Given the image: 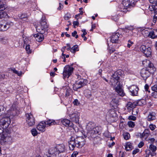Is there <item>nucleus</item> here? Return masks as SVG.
<instances>
[{
    "mask_svg": "<svg viewBox=\"0 0 157 157\" xmlns=\"http://www.w3.org/2000/svg\"><path fill=\"white\" fill-rule=\"evenodd\" d=\"M140 150L139 149H136L132 151V154L135 155Z\"/></svg>",
    "mask_w": 157,
    "mask_h": 157,
    "instance_id": "6e6d98bb",
    "label": "nucleus"
},
{
    "mask_svg": "<svg viewBox=\"0 0 157 157\" xmlns=\"http://www.w3.org/2000/svg\"><path fill=\"white\" fill-rule=\"evenodd\" d=\"M147 47L144 45H142L140 46V49L144 53V51H145V50L147 49Z\"/></svg>",
    "mask_w": 157,
    "mask_h": 157,
    "instance_id": "37998d69",
    "label": "nucleus"
},
{
    "mask_svg": "<svg viewBox=\"0 0 157 157\" xmlns=\"http://www.w3.org/2000/svg\"><path fill=\"white\" fill-rule=\"evenodd\" d=\"M82 31L83 33V34L81 35V36L82 37L84 38L85 37V36L87 34V33L86 31V30L82 29Z\"/></svg>",
    "mask_w": 157,
    "mask_h": 157,
    "instance_id": "5fc2aeb1",
    "label": "nucleus"
},
{
    "mask_svg": "<svg viewBox=\"0 0 157 157\" xmlns=\"http://www.w3.org/2000/svg\"><path fill=\"white\" fill-rule=\"evenodd\" d=\"M123 137L126 140H128L130 137V134L128 132H124L123 134Z\"/></svg>",
    "mask_w": 157,
    "mask_h": 157,
    "instance_id": "f704fd0d",
    "label": "nucleus"
},
{
    "mask_svg": "<svg viewBox=\"0 0 157 157\" xmlns=\"http://www.w3.org/2000/svg\"><path fill=\"white\" fill-rule=\"evenodd\" d=\"M73 103L75 105H77L79 104L78 100L77 99L75 100L73 102Z\"/></svg>",
    "mask_w": 157,
    "mask_h": 157,
    "instance_id": "bf43d9fd",
    "label": "nucleus"
},
{
    "mask_svg": "<svg viewBox=\"0 0 157 157\" xmlns=\"http://www.w3.org/2000/svg\"><path fill=\"white\" fill-rule=\"evenodd\" d=\"M128 119L129 120L135 121L136 119V117L133 116H130L128 117Z\"/></svg>",
    "mask_w": 157,
    "mask_h": 157,
    "instance_id": "3c124183",
    "label": "nucleus"
},
{
    "mask_svg": "<svg viewBox=\"0 0 157 157\" xmlns=\"http://www.w3.org/2000/svg\"><path fill=\"white\" fill-rule=\"evenodd\" d=\"M84 94L87 98H90L92 96L91 91L88 89L84 90Z\"/></svg>",
    "mask_w": 157,
    "mask_h": 157,
    "instance_id": "bb28decb",
    "label": "nucleus"
},
{
    "mask_svg": "<svg viewBox=\"0 0 157 157\" xmlns=\"http://www.w3.org/2000/svg\"><path fill=\"white\" fill-rule=\"evenodd\" d=\"M149 148L151 151H155L157 149L156 147L152 144L150 145Z\"/></svg>",
    "mask_w": 157,
    "mask_h": 157,
    "instance_id": "a19ab883",
    "label": "nucleus"
},
{
    "mask_svg": "<svg viewBox=\"0 0 157 157\" xmlns=\"http://www.w3.org/2000/svg\"><path fill=\"white\" fill-rule=\"evenodd\" d=\"M150 61L147 59H145L142 61V64L144 66L147 67L150 63Z\"/></svg>",
    "mask_w": 157,
    "mask_h": 157,
    "instance_id": "c9c22d12",
    "label": "nucleus"
},
{
    "mask_svg": "<svg viewBox=\"0 0 157 157\" xmlns=\"http://www.w3.org/2000/svg\"><path fill=\"white\" fill-rule=\"evenodd\" d=\"M31 132L32 135L34 136H36L38 134V132L35 128H33L31 130Z\"/></svg>",
    "mask_w": 157,
    "mask_h": 157,
    "instance_id": "e433bc0d",
    "label": "nucleus"
},
{
    "mask_svg": "<svg viewBox=\"0 0 157 157\" xmlns=\"http://www.w3.org/2000/svg\"><path fill=\"white\" fill-rule=\"evenodd\" d=\"M27 17V15L26 14H22L20 16L21 18V19L26 18Z\"/></svg>",
    "mask_w": 157,
    "mask_h": 157,
    "instance_id": "e2e57ef3",
    "label": "nucleus"
},
{
    "mask_svg": "<svg viewBox=\"0 0 157 157\" xmlns=\"http://www.w3.org/2000/svg\"><path fill=\"white\" fill-rule=\"evenodd\" d=\"M115 144V143L114 142H112V143H111V144H109V147H112Z\"/></svg>",
    "mask_w": 157,
    "mask_h": 157,
    "instance_id": "338daca9",
    "label": "nucleus"
},
{
    "mask_svg": "<svg viewBox=\"0 0 157 157\" xmlns=\"http://www.w3.org/2000/svg\"><path fill=\"white\" fill-rule=\"evenodd\" d=\"M149 128L151 130L153 131L156 128V126L155 125L152 124H151L149 125Z\"/></svg>",
    "mask_w": 157,
    "mask_h": 157,
    "instance_id": "09e8293b",
    "label": "nucleus"
},
{
    "mask_svg": "<svg viewBox=\"0 0 157 157\" xmlns=\"http://www.w3.org/2000/svg\"><path fill=\"white\" fill-rule=\"evenodd\" d=\"M5 108L3 105H0V116L5 113Z\"/></svg>",
    "mask_w": 157,
    "mask_h": 157,
    "instance_id": "4c0bfd02",
    "label": "nucleus"
},
{
    "mask_svg": "<svg viewBox=\"0 0 157 157\" xmlns=\"http://www.w3.org/2000/svg\"><path fill=\"white\" fill-rule=\"evenodd\" d=\"M77 32L76 31H74L72 33V36L73 37H75L76 38H77L78 37V35H77Z\"/></svg>",
    "mask_w": 157,
    "mask_h": 157,
    "instance_id": "8fccbe9b",
    "label": "nucleus"
},
{
    "mask_svg": "<svg viewBox=\"0 0 157 157\" xmlns=\"http://www.w3.org/2000/svg\"><path fill=\"white\" fill-rule=\"evenodd\" d=\"M149 37L154 39L157 37V30L152 31L149 32Z\"/></svg>",
    "mask_w": 157,
    "mask_h": 157,
    "instance_id": "5701e85b",
    "label": "nucleus"
},
{
    "mask_svg": "<svg viewBox=\"0 0 157 157\" xmlns=\"http://www.w3.org/2000/svg\"><path fill=\"white\" fill-rule=\"evenodd\" d=\"M63 89L65 90V96L67 97L70 95V93L71 92V90L68 86L64 87Z\"/></svg>",
    "mask_w": 157,
    "mask_h": 157,
    "instance_id": "c756f323",
    "label": "nucleus"
},
{
    "mask_svg": "<svg viewBox=\"0 0 157 157\" xmlns=\"http://www.w3.org/2000/svg\"><path fill=\"white\" fill-rule=\"evenodd\" d=\"M156 118L155 114L154 112L150 113L148 116L147 120L149 121L155 120Z\"/></svg>",
    "mask_w": 157,
    "mask_h": 157,
    "instance_id": "4be33fe9",
    "label": "nucleus"
},
{
    "mask_svg": "<svg viewBox=\"0 0 157 157\" xmlns=\"http://www.w3.org/2000/svg\"><path fill=\"white\" fill-rule=\"evenodd\" d=\"M5 9V6L4 4L1 1H0V18L3 17L6 14L4 12V10Z\"/></svg>",
    "mask_w": 157,
    "mask_h": 157,
    "instance_id": "2eb2a0df",
    "label": "nucleus"
},
{
    "mask_svg": "<svg viewBox=\"0 0 157 157\" xmlns=\"http://www.w3.org/2000/svg\"><path fill=\"white\" fill-rule=\"evenodd\" d=\"M128 89L132 96H137L139 90V88L136 85H132L128 87Z\"/></svg>",
    "mask_w": 157,
    "mask_h": 157,
    "instance_id": "9b49d317",
    "label": "nucleus"
},
{
    "mask_svg": "<svg viewBox=\"0 0 157 157\" xmlns=\"http://www.w3.org/2000/svg\"><path fill=\"white\" fill-rule=\"evenodd\" d=\"M63 7V6L60 3H59V6L58 8V9L59 10H60L62 9Z\"/></svg>",
    "mask_w": 157,
    "mask_h": 157,
    "instance_id": "0e129e2a",
    "label": "nucleus"
},
{
    "mask_svg": "<svg viewBox=\"0 0 157 157\" xmlns=\"http://www.w3.org/2000/svg\"><path fill=\"white\" fill-rule=\"evenodd\" d=\"M144 102V100H139L136 103L137 105H138L140 106H141L142 105V104H143V102Z\"/></svg>",
    "mask_w": 157,
    "mask_h": 157,
    "instance_id": "de8ad7c7",
    "label": "nucleus"
},
{
    "mask_svg": "<svg viewBox=\"0 0 157 157\" xmlns=\"http://www.w3.org/2000/svg\"><path fill=\"white\" fill-rule=\"evenodd\" d=\"M145 68L148 69L150 72L152 74H153L156 70V68L154 66L153 64L151 62L150 63L148 64Z\"/></svg>",
    "mask_w": 157,
    "mask_h": 157,
    "instance_id": "a211bd4d",
    "label": "nucleus"
},
{
    "mask_svg": "<svg viewBox=\"0 0 157 157\" xmlns=\"http://www.w3.org/2000/svg\"><path fill=\"white\" fill-rule=\"evenodd\" d=\"M45 127L44 121H42L37 125L36 128L39 131L42 132H44L45 131Z\"/></svg>",
    "mask_w": 157,
    "mask_h": 157,
    "instance_id": "f3484780",
    "label": "nucleus"
},
{
    "mask_svg": "<svg viewBox=\"0 0 157 157\" xmlns=\"http://www.w3.org/2000/svg\"><path fill=\"white\" fill-rule=\"evenodd\" d=\"M128 125L129 127L133 128L134 127L135 124L134 122L132 121H129L128 122Z\"/></svg>",
    "mask_w": 157,
    "mask_h": 157,
    "instance_id": "ea45409f",
    "label": "nucleus"
},
{
    "mask_svg": "<svg viewBox=\"0 0 157 157\" xmlns=\"http://www.w3.org/2000/svg\"><path fill=\"white\" fill-rule=\"evenodd\" d=\"M74 68L69 65L66 66L64 68L63 72V78L67 77L68 78L71 75L73 71Z\"/></svg>",
    "mask_w": 157,
    "mask_h": 157,
    "instance_id": "7ed1b4c3",
    "label": "nucleus"
},
{
    "mask_svg": "<svg viewBox=\"0 0 157 157\" xmlns=\"http://www.w3.org/2000/svg\"><path fill=\"white\" fill-rule=\"evenodd\" d=\"M78 46L75 45L71 48V52L72 53H75L76 51H78Z\"/></svg>",
    "mask_w": 157,
    "mask_h": 157,
    "instance_id": "72a5a7b5",
    "label": "nucleus"
},
{
    "mask_svg": "<svg viewBox=\"0 0 157 157\" xmlns=\"http://www.w3.org/2000/svg\"><path fill=\"white\" fill-rule=\"evenodd\" d=\"M149 29H143L142 31V33L143 36L146 37H147L149 36Z\"/></svg>",
    "mask_w": 157,
    "mask_h": 157,
    "instance_id": "cd10ccee",
    "label": "nucleus"
},
{
    "mask_svg": "<svg viewBox=\"0 0 157 157\" xmlns=\"http://www.w3.org/2000/svg\"><path fill=\"white\" fill-rule=\"evenodd\" d=\"M152 96L155 98H157V91H155L152 93Z\"/></svg>",
    "mask_w": 157,
    "mask_h": 157,
    "instance_id": "052dcab7",
    "label": "nucleus"
},
{
    "mask_svg": "<svg viewBox=\"0 0 157 157\" xmlns=\"http://www.w3.org/2000/svg\"><path fill=\"white\" fill-rule=\"evenodd\" d=\"M12 22H8L6 23H0V31H6L11 26L13 25Z\"/></svg>",
    "mask_w": 157,
    "mask_h": 157,
    "instance_id": "1a4fd4ad",
    "label": "nucleus"
},
{
    "mask_svg": "<svg viewBox=\"0 0 157 157\" xmlns=\"http://www.w3.org/2000/svg\"><path fill=\"white\" fill-rule=\"evenodd\" d=\"M151 74H152L150 72L149 70L145 68L142 69L140 72L141 76L145 80H146L147 78Z\"/></svg>",
    "mask_w": 157,
    "mask_h": 157,
    "instance_id": "6e6552de",
    "label": "nucleus"
},
{
    "mask_svg": "<svg viewBox=\"0 0 157 157\" xmlns=\"http://www.w3.org/2000/svg\"><path fill=\"white\" fill-rule=\"evenodd\" d=\"M139 112V110L138 109H133L132 111V113L134 115L137 114Z\"/></svg>",
    "mask_w": 157,
    "mask_h": 157,
    "instance_id": "49530a36",
    "label": "nucleus"
},
{
    "mask_svg": "<svg viewBox=\"0 0 157 157\" xmlns=\"http://www.w3.org/2000/svg\"><path fill=\"white\" fill-rule=\"evenodd\" d=\"M79 114L77 112H75L71 114L70 115V119L76 123H78L79 122Z\"/></svg>",
    "mask_w": 157,
    "mask_h": 157,
    "instance_id": "9d476101",
    "label": "nucleus"
},
{
    "mask_svg": "<svg viewBox=\"0 0 157 157\" xmlns=\"http://www.w3.org/2000/svg\"><path fill=\"white\" fill-rule=\"evenodd\" d=\"M144 55L147 57L149 56L151 53V50L150 47H147V49L144 53Z\"/></svg>",
    "mask_w": 157,
    "mask_h": 157,
    "instance_id": "393cba45",
    "label": "nucleus"
},
{
    "mask_svg": "<svg viewBox=\"0 0 157 157\" xmlns=\"http://www.w3.org/2000/svg\"><path fill=\"white\" fill-rule=\"evenodd\" d=\"M96 25L95 24H92V28L90 30V31H92L93 29L95 28Z\"/></svg>",
    "mask_w": 157,
    "mask_h": 157,
    "instance_id": "69168bd1",
    "label": "nucleus"
},
{
    "mask_svg": "<svg viewBox=\"0 0 157 157\" xmlns=\"http://www.w3.org/2000/svg\"><path fill=\"white\" fill-rule=\"evenodd\" d=\"M149 9L150 11H153L154 13L157 14V5H151L149 6Z\"/></svg>",
    "mask_w": 157,
    "mask_h": 157,
    "instance_id": "b1692460",
    "label": "nucleus"
},
{
    "mask_svg": "<svg viewBox=\"0 0 157 157\" xmlns=\"http://www.w3.org/2000/svg\"><path fill=\"white\" fill-rule=\"evenodd\" d=\"M79 12H80V13L79 14H82L83 13V11L82 10V8H79Z\"/></svg>",
    "mask_w": 157,
    "mask_h": 157,
    "instance_id": "774afa93",
    "label": "nucleus"
},
{
    "mask_svg": "<svg viewBox=\"0 0 157 157\" xmlns=\"http://www.w3.org/2000/svg\"><path fill=\"white\" fill-rule=\"evenodd\" d=\"M133 3V0H123L122 6L124 9L126 10L128 8L132 6Z\"/></svg>",
    "mask_w": 157,
    "mask_h": 157,
    "instance_id": "ddd939ff",
    "label": "nucleus"
},
{
    "mask_svg": "<svg viewBox=\"0 0 157 157\" xmlns=\"http://www.w3.org/2000/svg\"><path fill=\"white\" fill-rule=\"evenodd\" d=\"M151 88L153 91H156L157 90V84H155L152 86Z\"/></svg>",
    "mask_w": 157,
    "mask_h": 157,
    "instance_id": "603ef678",
    "label": "nucleus"
},
{
    "mask_svg": "<svg viewBox=\"0 0 157 157\" xmlns=\"http://www.w3.org/2000/svg\"><path fill=\"white\" fill-rule=\"evenodd\" d=\"M122 37V35L119 34V33H113L111 36V41L113 43H117L118 41L119 38Z\"/></svg>",
    "mask_w": 157,
    "mask_h": 157,
    "instance_id": "4468645a",
    "label": "nucleus"
},
{
    "mask_svg": "<svg viewBox=\"0 0 157 157\" xmlns=\"http://www.w3.org/2000/svg\"><path fill=\"white\" fill-rule=\"evenodd\" d=\"M45 125H47L48 126H50L52 125L56 124V122L53 120H49L44 122Z\"/></svg>",
    "mask_w": 157,
    "mask_h": 157,
    "instance_id": "a878e982",
    "label": "nucleus"
},
{
    "mask_svg": "<svg viewBox=\"0 0 157 157\" xmlns=\"http://www.w3.org/2000/svg\"><path fill=\"white\" fill-rule=\"evenodd\" d=\"M134 44L133 41H131L130 40H128V44H127V47L128 48H130L132 45Z\"/></svg>",
    "mask_w": 157,
    "mask_h": 157,
    "instance_id": "a18cd8bd",
    "label": "nucleus"
},
{
    "mask_svg": "<svg viewBox=\"0 0 157 157\" xmlns=\"http://www.w3.org/2000/svg\"><path fill=\"white\" fill-rule=\"evenodd\" d=\"M12 71L14 73L17 74L18 76H21L22 74V71H20V72H18L15 69H12Z\"/></svg>",
    "mask_w": 157,
    "mask_h": 157,
    "instance_id": "58836bf2",
    "label": "nucleus"
},
{
    "mask_svg": "<svg viewBox=\"0 0 157 157\" xmlns=\"http://www.w3.org/2000/svg\"><path fill=\"white\" fill-rule=\"evenodd\" d=\"M26 122L29 126H32L35 123V119L33 115L31 113H28L26 115Z\"/></svg>",
    "mask_w": 157,
    "mask_h": 157,
    "instance_id": "423d86ee",
    "label": "nucleus"
},
{
    "mask_svg": "<svg viewBox=\"0 0 157 157\" xmlns=\"http://www.w3.org/2000/svg\"><path fill=\"white\" fill-rule=\"evenodd\" d=\"M69 147L70 150L73 151L75 147L81 148L85 144V140L82 137H78L75 138L71 137L68 142Z\"/></svg>",
    "mask_w": 157,
    "mask_h": 157,
    "instance_id": "f03ea898",
    "label": "nucleus"
},
{
    "mask_svg": "<svg viewBox=\"0 0 157 157\" xmlns=\"http://www.w3.org/2000/svg\"><path fill=\"white\" fill-rule=\"evenodd\" d=\"M25 49L27 53H31V51L30 49V45L28 44L25 47Z\"/></svg>",
    "mask_w": 157,
    "mask_h": 157,
    "instance_id": "c03bdc74",
    "label": "nucleus"
},
{
    "mask_svg": "<svg viewBox=\"0 0 157 157\" xmlns=\"http://www.w3.org/2000/svg\"><path fill=\"white\" fill-rule=\"evenodd\" d=\"M48 27L45 17L43 16L41 19L40 23L36 27V30L39 33L34 35L36 40L39 42L42 41L44 39L43 34L45 33L46 29Z\"/></svg>",
    "mask_w": 157,
    "mask_h": 157,
    "instance_id": "f257e3e1",
    "label": "nucleus"
},
{
    "mask_svg": "<svg viewBox=\"0 0 157 157\" xmlns=\"http://www.w3.org/2000/svg\"><path fill=\"white\" fill-rule=\"evenodd\" d=\"M61 122L63 125L66 126H70L72 127L73 126L72 123L68 119H63L61 121Z\"/></svg>",
    "mask_w": 157,
    "mask_h": 157,
    "instance_id": "6ab92c4d",
    "label": "nucleus"
},
{
    "mask_svg": "<svg viewBox=\"0 0 157 157\" xmlns=\"http://www.w3.org/2000/svg\"><path fill=\"white\" fill-rule=\"evenodd\" d=\"M150 134V131L148 129H146L144 131L140 134V137L142 139L146 140Z\"/></svg>",
    "mask_w": 157,
    "mask_h": 157,
    "instance_id": "dca6fc26",
    "label": "nucleus"
},
{
    "mask_svg": "<svg viewBox=\"0 0 157 157\" xmlns=\"http://www.w3.org/2000/svg\"><path fill=\"white\" fill-rule=\"evenodd\" d=\"M132 147L131 144L130 142H128L126 144L125 149L126 150L129 151L132 149Z\"/></svg>",
    "mask_w": 157,
    "mask_h": 157,
    "instance_id": "473e14b6",
    "label": "nucleus"
},
{
    "mask_svg": "<svg viewBox=\"0 0 157 157\" xmlns=\"http://www.w3.org/2000/svg\"><path fill=\"white\" fill-rule=\"evenodd\" d=\"M149 153L148 154V157L151 156V157L155 156L156 155V153L155 151H148Z\"/></svg>",
    "mask_w": 157,
    "mask_h": 157,
    "instance_id": "79ce46f5",
    "label": "nucleus"
},
{
    "mask_svg": "<svg viewBox=\"0 0 157 157\" xmlns=\"http://www.w3.org/2000/svg\"><path fill=\"white\" fill-rule=\"evenodd\" d=\"M144 145V143L143 141H141L138 145V147L139 148L142 147Z\"/></svg>",
    "mask_w": 157,
    "mask_h": 157,
    "instance_id": "4d7b16f0",
    "label": "nucleus"
},
{
    "mask_svg": "<svg viewBox=\"0 0 157 157\" xmlns=\"http://www.w3.org/2000/svg\"><path fill=\"white\" fill-rule=\"evenodd\" d=\"M57 148L60 153L63 152L65 151V146L63 144L58 146Z\"/></svg>",
    "mask_w": 157,
    "mask_h": 157,
    "instance_id": "2f4dec72",
    "label": "nucleus"
},
{
    "mask_svg": "<svg viewBox=\"0 0 157 157\" xmlns=\"http://www.w3.org/2000/svg\"><path fill=\"white\" fill-rule=\"evenodd\" d=\"M7 134V133L4 132L0 133V143L1 144H4V141Z\"/></svg>",
    "mask_w": 157,
    "mask_h": 157,
    "instance_id": "412c9836",
    "label": "nucleus"
},
{
    "mask_svg": "<svg viewBox=\"0 0 157 157\" xmlns=\"http://www.w3.org/2000/svg\"><path fill=\"white\" fill-rule=\"evenodd\" d=\"M73 24L74 26H78L79 25V22L78 21H73Z\"/></svg>",
    "mask_w": 157,
    "mask_h": 157,
    "instance_id": "680f3d73",
    "label": "nucleus"
},
{
    "mask_svg": "<svg viewBox=\"0 0 157 157\" xmlns=\"http://www.w3.org/2000/svg\"><path fill=\"white\" fill-rule=\"evenodd\" d=\"M120 71L115 72L112 75L110 80V84L113 86H115L118 82V80L120 78L119 75H118Z\"/></svg>",
    "mask_w": 157,
    "mask_h": 157,
    "instance_id": "39448f33",
    "label": "nucleus"
},
{
    "mask_svg": "<svg viewBox=\"0 0 157 157\" xmlns=\"http://www.w3.org/2000/svg\"><path fill=\"white\" fill-rule=\"evenodd\" d=\"M90 124L87 126V128L89 131L88 133H90L91 134H95L98 133L101 130V128L100 127H95L92 128L90 126Z\"/></svg>",
    "mask_w": 157,
    "mask_h": 157,
    "instance_id": "0eeeda50",
    "label": "nucleus"
},
{
    "mask_svg": "<svg viewBox=\"0 0 157 157\" xmlns=\"http://www.w3.org/2000/svg\"><path fill=\"white\" fill-rule=\"evenodd\" d=\"M12 142V137L10 135H8L7 134L4 141V143L5 142H8L11 143Z\"/></svg>",
    "mask_w": 157,
    "mask_h": 157,
    "instance_id": "7c9ffc66",
    "label": "nucleus"
},
{
    "mask_svg": "<svg viewBox=\"0 0 157 157\" xmlns=\"http://www.w3.org/2000/svg\"><path fill=\"white\" fill-rule=\"evenodd\" d=\"M144 89L146 91H148L149 92H150V91L148 90V89H149V86L147 84H146L145 85Z\"/></svg>",
    "mask_w": 157,
    "mask_h": 157,
    "instance_id": "13d9d810",
    "label": "nucleus"
},
{
    "mask_svg": "<svg viewBox=\"0 0 157 157\" xmlns=\"http://www.w3.org/2000/svg\"><path fill=\"white\" fill-rule=\"evenodd\" d=\"M136 106V103H132L131 102H128V103L126 107L129 109V108L133 109L134 108H135Z\"/></svg>",
    "mask_w": 157,
    "mask_h": 157,
    "instance_id": "c85d7f7f",
    "label": "nucleus"
},
{
    "mask_svg": "<svg viewBox=\"0 0 157 157\" xmlns=\"http://www.w3.org/2000/svg\"><path fill=\"white\" fill-rule=\"evenodd\" d=\"M84 81L83 79H81L76 81L73 85V89L75 90H77L78 89L82 87L84 84Z\"/></svg>",
    "mask_w": 157,
    "mask_h": 157,
    "instance_id": "f8f14e48",
    "label": "nucleus"
},
{
    "mask_svg": "<svg viewBox=\"0 0 157 157\" xmlns=\"http://www.w3.org/2000/svg\"><path fill=\"white\" fill-rule=\"evenodd\" d=\"M115 90L118 94L121 96L123 97L125 95L124 90L119 85H117V86L115 88Z\"/></svg>",
    "mask_w": 157,
    "mask_h": 157,
    "instance_id": "aec40b11",
    "label": "nucleus"
},
{
    "mask_svg": "<svg viewBox=\"0 0 157 157\" xmlns=\"http://www.w3.org/2000/svg\"><path fill=\"white\" fill-rule=\"evenodd\" d=\"M150 2L152 3L153 5L155 4V5H157V0H149Z\"/></svg>",
    "mask_w": 157,
    "mask_h": 157,
    "instance_id": "864d4df0",
    "label": "nucleus"
},
{
    "mask_svg": "<svg viewBox=\"0 0 157 157\" xmlns=\"http://www.w3.org/2000/svg\"><path fill=\"white\" fill-rule=\"evenodd\" d=\"M10 124V118L8 117L2 118L0 121V126L3 129L7 128Z\"/></svg>",
    "mask_w": 157,
    "mask_h": 157,
    "instance_id": "20e7f679",
    "label": "nucleus"
}]
</instances>
